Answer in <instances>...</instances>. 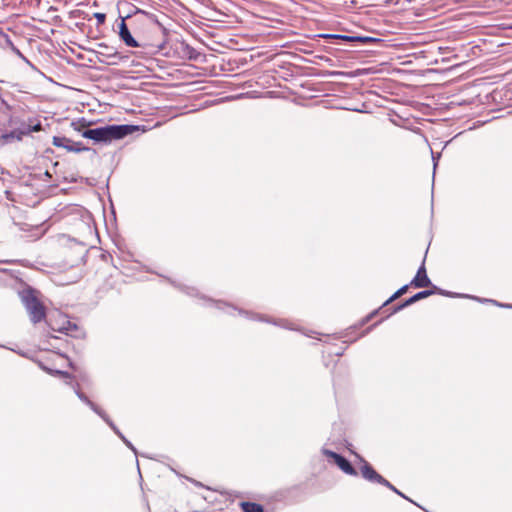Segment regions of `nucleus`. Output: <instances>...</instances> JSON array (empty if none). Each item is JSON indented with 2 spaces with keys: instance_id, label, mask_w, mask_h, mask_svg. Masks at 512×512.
Masks as SVG:
<instances>
[{
  "instance_id": "7",
  "label": "nucleus",
  "mask_w": 512,
  "mask_h": 512,
  "mask_svg": "<svg viewBox=\"0 0 512 512\" xmlns=\"http://www.w3.org/2000/svg\"><path fill=\"white\" fill-rule=\"evenodd\" d=\"M53 145L56 147L64 148L67 151L77 153L91 150L89 147L84 146L82 142H76L64 136H54Z\"/></svg>"
},
{
  "instance_id": "42",
  "label": "nucleus",
  "mask_w": 512,
  "mask_h": 512,
  "mask_svg": "<svg viewBox=\"0 0 512 512\" xmlns=\"http://www.w3.org/2000/svg\"><path fill=\"white\" fill-rule=\"evenodd\" d=\"M377 324H378V323H375V324H373L372 326H370V327L367 329V331L372 330V328H373L374 326H376Z\"/></svg>"
},
{
  "instance_id": "12",
  "label": "nucleus",
  "mask_w": 512,
  "mask_h": 512,
  "mask_svg": "<svg viewBox=\"0 0 512 512\" xmlns=\"http://www.w3.org/2000/svg\"><path fill=\"white\" fill-rule=\"evenodd\" d=\"M240 507L243 512H264L263 505L256 502L243 501Z\"/></svg>"
},
{
  "instance_id": "13",
  "label": "nucleus",
  "mask_w": 512,
  "mask_h": 512,
  "mask_svg": "<svg viewBox=\"0 0 512 512\" xmlns=\"http://www.w3.org/2000/svg\"><path fill=\"white\" fill-rule=\"evenodd\" d=\"M410 283L409 284H406V285H403L402 287H400L395 293H393L382 305V307L384 306H387L388 304L392 303L393 301H395L396 299H398L399 297H401L402 295H404L407 291H408V288L410 287Z\"/></svg>"
},
{
  "instance_id": "21",
  "label": "nucleus",
  "mask_w": 512,
  "mask_h": 512,
  "mask_svg": "<svg viewBox=\"0 0 512 512\" xmlns=\"http://www.w3.org/2000/svg\"><path fill=\"white\" fill-rule=\"evenodd\" d=\"M377 313V311L372 312L371 314L367 315L366 317L362 318V320L359 322L358 325L354 324V334L356 333V330L358 328L363 327L368 321L372 319V317ZM358 337L354 335V342L357 340Z\"/></svg>"
},
{
  "instance_id": "4",
  "label": "nucleus",
  "mask_w": 512,
  "mask_h": 512,
  "mask_svg": "<svg viewBox=\"0 0 512 512\" xmlns=\"http://www.w3.org/2000/svg\"><path fill=\"white\" fill-rule=\"evenodd\" d=\"M75 394L77 397L90 407L92 411H94L98 416H100L107 425L113 430V432L123 441V443L137 455V450L135 446L123 435V433L118 429L115 423L110 419V417L106 414V412L101 409L98 405H96L93 401H91L83 392L79 389V384H72Z\"/></svg>"
},
{
  "instance_id": "6",
  "label": "nucleus",
  "mask_w": 512,
  "mask_h": 512,
  "mask_svg": "<svg viewBox=\"0 0 512 512\" xmlns=\"http://www.w3.org/2000/svg\"><path fill=\"white\" fill-rule=\"evenodd\" d=\"M354 460L358 461L359 472L363 479L370 483H376L380 485H388V480H386L383 476H381L372 465L367 462L360 454L354 451Z\"/></svg>"
},
{
  "instance_id": "32",
  "label": "nucleus",
  "mask_w": 512,
  "mask_h": 512,
  "mask_svg": "<svg viewBox=\"0 0 512 512\" xmlns=\"http://www.w3.org/2000/svg\"><path fill=\"white\" fill-rule=\"evenodd\" d=\"M354 112L369 113L368 105L363 103L361 108L354 106Z\"/></svg>"
},
{
  "instance_id": "18",
  "label": "nucleus",
  "mask_w": 512,
  "mask_h": 512,
  "mask_svg": "<svg viewBox=\"0 0 512 512\" xmlns=\"http://www.w3.org/2000/svg\"><path fill=\"white\" fill-rule=\"evenodd\" d=\"M473 300L479 301L481 303H491L493 305H496V306H499V307H502V308H507V309H510V307H512L511 304L500 303V302H498L496 300H493V299L473 297Z\"/></svg>"
},
{
  "instance_id": "44",
  "label": "nucleus",
  "mask_w": 512,
  "mask_h": 512,
  "mask_svg": "<svg viewBox=\"0 0 512 512\" xmlns=\"http://www.w3.org/2000/svg\"><path fill=\"white\" fill-rule=\"evenodd\" d=\"M510 309H512V304H511V307H510Z\"/></svg>"
},
{
  "instance_id": "16",
  "label": "nucleus",
  "mask_w": 512,
  "mask_h": 512,
  "mask_svg": "<svg viewBox=\"0 0 512 512\" xmlns=\"http://www.w3.org/2000/svg\"><path fill=\"white\" fill-rule=\"evenodd\" d=\"M333 108L351 111L352 110V102L350 99H345V100L336 99L334 101Z\"/></svg>"
},
{
  "instance_id": "25",
  "label": "nucleus",
  "mask_w": 512,
  "mask_h": 512,
  "mask_svg": "<svg viewBox=\"0 0 512 512\" xmlns=\"http://www.w3.org/2000/svg\"><path fill=\"white\" fill-rule=\"evenodd\" d=\"M10 50L24 62L31 65V62L20 52V50L15 45H13Z\"/></svg>"
},
{
  "instance_id": "38",
  "label": "nucleus",
  "mask_w": 512,
  "mask_h": 512,
  "mask_svg": "<svg viewBox=\"0 0 512 512\" xmlns=\"http://www.w3.org/2000/svg\"><path fill=\"white\" fill-rule=\"evenodd\" d=\"M61 377H64V378H71V374L67 371H62V374H60Z\"/></svg>"
},
{
  "instance_id": "40",
  "label": "nucleus",
  "mask_w": 512,
  "mask_h": 512,
  "mask_svg": "<svg viewBox=\"0 0 512 512\" xmlns=\"http://www.w3.org/2000/svg\"><path fill=\"white\" fill-rule=\"evenodd\" d=\"M60 374H62V370H53V374L52 375L60 376Z\"/></svg>"
},
{
  "instance_id": "20",
  "label": "nucleus",
  "mask_w": 512,
  "mask_h": 512,
  "mask_svg": "<svg viewBox=\"0 0 512 512\" xmlns=\"http://www.w3.org/2000/svg\"><path fill=\"white\" fill-rule=\"evenodd\" d=\"M410 305H411V304H410V302H409V300H408V298H407V299H405L403 302H401V303H398V304L394 305V306L391 308V312H390V314H389V315H393V314H395V313H397V312H399V311H401V310L405 309L406 307H408V306H410Z\"/></svg>"
},
{
  "instance_id": "2",
  "label": "nucleus",
  "mask_w": 512,
  "mask_h": 512,
  "mask_svg": "<svg viewBox=\"0 0 512 512\" xmlns=\"http://www.w3.org/2000/svg\"><path fill=\"white\" fill-rule=\"evenodd\" d=\"M358 1L354 0V60L357 58V54L362 50L360 47H367V52H376V48L381 45L382 39L370 35L362 34L357 29L364 28L362 25V16L367 14L368 11H361L362 6L358 9Z\"/></svg>"
},
{
  "instance_id": "17",
  "label": "nucleus",
  "mask_w": 512,
  "mask_h": 512,
  "mask_svg": "<svg viewBox=\"0 0 512 512\" xmlns=\"http://www.w3.org/2000/svg\"><path fill=\"white\" fill-rule=\"evenodd\" d=\"M13 45L14 44H13L11 38L9 37V35L4 32H0V47L1 48L10 50Z\"/></svg>"
},
{
  "instance_id": "41",
  "label": "nucleus",
  "mask_w": 512,
  "mask_h": 512,
  "mask_svg": "<svg viewBox=\"0 0 512 512\" xmlns=\"http://www.w3.org/2000/svg\"><path fill=\"white\" fill-rule=\"evenodd\" d=\"M255 319L260 320V321H268L267 319H265L264 317L259 316V315H256Z\"/></svg>"
},
{
  "instance_id": "10",
  "label": "nucleus",
  "mask_w": 512,
  "mask_h": 512,
  "mask_svg": "<svg viewBox=\"0 0 512 512\" xmlns=\"http://www.w3.org/2000/svg\"><path fill=\"white\" fill-rule=\"evenodd\" d=\"M118 35L119 38L128 47L136 48L141 46L139 42L132 36L124 18H122L118 24Z\"/></svg>"
},
{
  "instance_id": "36",
  "label": "nucleus",
  "mask_w": 512,
  "mask_h": 512,
  "mask_svg": "<svg viewBox=\"0 0 512 512\" xmlns=\"http://www.w3.org/2000/svg\"><path fill=\"white\" fill-rule=\"evenodd\" d=\"M40 367H41L44 371H46L47 373H49V374H51V375L53 374V369H50L49 367H46V366H44V365H42V364L40 365Z\"/></svg>"
},
{
  "instance_id": "24",
  "label": "nucleus",
  "mask_w": 512,
  "mask_h": 512,
  "mask_svg": "<svg viewBox=\"0 0 512 512\" xmlns=\"http://www.w3.org/2000/svg\"><path fill=\"white\" fill-rule=\"evenodd\" d=\"M430 289L434 291V294H439L446 297L450 296V291L444 290L436 285H432V288Z\"/></svg>"
},
{
  "instance_id": "8",
  "label": "nucleus",
  "mask_w": 512,
  "mask_h": 512,
  "mask_svg": "<svg viewBox=\"0 0 512 512\" xmlns=\"http://www.w3.org/2000/svg\"><path fill=\"white\" fill-rule=\"evenodd\" d=\"M322 452L325 456L329 458V462H332L335 465H337L346 474L352 475V463L349 460H347L344 456L325 448L322 449Z\"/></svg>"
},
{
  "instance_id": "28",
  "label": "nucleus",
  "mask_w": 512,
  "mask_h": 512,
  "mask_svg": "<svg viewBox=\"0 0 512 512\" xmlns=\"http://www.w3.org/2000/svg\"><path fill=\"white\" fill-rule=\"evenodd\" d=\"M186 294L191 296H197L198 292L195 288L184 286L181 288Z\"/></svg>"
},
{
  "instance_id": "15",
  "label": "nucleus",
  "mask_w": 512,
  "mask_h": 512,
  "mask_svg": "<svg viewBox=\"0 0 512 512\" xmlns=\"http://www.w3.org/2000/svg\"><path fill=\"white\" fill-rule=\"evenodd\" d=\"M90 125V122H88L85 118H80L78 120L71 122V127L82 134V132L86 129H89L88 126Z\"/></svg>"
},
{
  "instance_id": "1",
  "label": "nucleus",
  "mask_w": 512,
  "mask_h": 512,
  "mask_svg": "<svg viewBox=\"0 0 512 512\" xmlns=\"http://www.w3.org/2000/svg\"><path fill=\"white\" fill-rule=\"evenodd\" d=\"M138 125L131 124H113L96 128H89L82 132V137L91 139L96 143H111L113 140H120L124 137L138 131Z\"/></svg>"
},
{
  "instance_id": "23",
  "label": "nucleus",
  "mask_w": 512,
  "mask_h": 512,
  "mask_svg": "<svg viewBox=\"0 0 512 512\" xmlns=\"http://www.w3.org/2000/svg\"><path fill=\"white\" fill-rule=\"evenodd\" d=\"M185 49L187 51V56L190 60H197L199 52H197L193 47L189 45H186Z\"/></svg>"
},
{
  "instance_id": "37",
  "label": "nucleus",
  "mask_w": 512,
  "mask_h": 512,
  "mask_svg": "<svg viewBox=\"0 0 512 512\" xmlns=\"http://www.w3.org/2000/svg\"><path fill=\"white\" fill-rule=\"evenodd\" d=\"M40 367H41L44 371H46L47 373H49V374H51V375L53 374V369H50L49 367H46V366H44V365H42V364L40 365Z\"/></svg>"
},
{
  "instance_id": "35",
  "label": "nucleus",
  "mask_w": 512,
  "mask_h": 512,
  "mask_svg": "<svg viewBox=\"0 0 512 512\" xmlns=\"http://www.w3.org/2000/svg\"><path fill=\"white\" fill-rule=\"evenodd\" d=\"M360 49H361L362 51H361V52H359V53L357 54V58H356V59H360V58H362V54H364V53H365V54H369V53H370V52L365 51V50H367V47H360Z\"/></svg>"
},
{
  "instance_id": "11",
  "label": "nucleus",
  "mask_w": 512,
  "mask_h": 512,
  "mask_svg": "<svg viewBox=\"0 0 512 512\" xmlns=\"http://www.w3.org/2000/svg\"><path fill=\"white\" fill-rule=\"evenodd\" d=\"M40 128H41V125L40 124H36L35 126H33V128L28 127V128H25L23 131L14 130V131H11L10 133H6V134L3 135V138L6 139V140L9 139V138L21 140L22 139V135L27 134L30 131H39Z\"/></svg>"
},
{
  "instance_id": "27",
  "label": "nucleus",
  "mask_w": 512,
  "mask_h": 512,
  "mask_svg": "<svg viewBox=\"0 0 512 512\" xmlns=\"http://www.w3.org/2000/svg\"><path fill=\"white\" fill-rule=\"evenodd\" d=\"M94 17L95 19L97 20V24L98 25H102L105 23V20H106V14L104 13H100V12H96L94 13Z\"/></svg>"
},
{
  "instance_id": "29",
  "label": "nucleus",
  "mask_w": 512,
  "mask_h": 512,
  "mask_svg": "<svg viewBox=\"0 0 512 512\" xmlns=\"http://www.w3.org/2000/svg\"><path fill=\"white\" fill-rule=\"evenodd\" d=\"M449 297H451V298H470V299H473L474 296L468 295V294H461V293L451 292L450 291V296Z\"/></svg>"
},
{
  "instance_id": "43",
  "label": "nucleus",
  "mask_w": 512,
  "mask_h": 512,
  "mask_svg": "<svg viewBox=\"0 0 512 512\" xmlns=\"http://www.w3.org/2000/svg\"><path fill=\"white\" fill-rule=\"evenodd\" d=\"M223 304H224V305L222 306V308H223L224 306H227V304H225V303H223ZM228 308H231V305H228Z\"/></svg>"
},
{
  "instance_id": "31",
  "label": "nucleus",
  "mask_w": 512,
  "mask_h": 512,
  "mask_svg": "<svg viewBox=\"0 0 512 512\" xmlns=\"http://www.w3.org/2000/svg\"><path fill=\"white\" fill-rule=\"evenodd\" d=\"M206 302H208L209 304H212V305H216V307L218 309H222V306L224 305L223 302L221 301H215L213 299H205L203 298Z\"/></svg>"
},
{
  "instance_id": "14",
  "label": "nucleus",
  "mask_w": 512,
  "mask_h": 512,
  "mask_svg": "<svg viewBox=\"0 0 512 512\" xmlns=\"http://www.w3.org/2000/svg\"><path fill=\"white\" fill-rule=\"evenodd\" d=\"M434 294V291L431 290V289H427V290H422L420 292H417L416 294L412 295L411 297L408 298L410 304H414L422 299H425L431 295Z\"/></svg>"
},
{
  "instance_id": "26",
  "label": "nucleus",
  "mask_w": 512,
  "mask_h": 512,
  "mask_svg": "<svg viewBox=\"0 0 512 512\" xmlns=\"http://www.w3.org/2000/svg\"><path fill=\"white\" fill-rule=\"evenodd\" d=\"M328 37L335 38V39H341L347 42H352V35H338V34H330L327 35Z\"/></svg>"
},
{
  "instance_id": "33",
  "label": "nucleus",
  "mask_w": 512,
  "mask_h": 512,
  "mask_svg": "<svg viewBox=\"0 0 512 512\" xmlns=\"http://www.w3.org/2000/svg\"><path fill=\"white\" fill-rule=\"evenodd\" d=\"M441 157V153H437L436 155L432 152V160H433V169L436 170V167L438 165V160Z\"/></svg>"
},
{
  "instance_id": "22",
  "label": "nucleus",
  "mask_w": 512,
  "mask_h": 512,
  "mask_svg": "<svg viewBox=\"0 0 512 512\" xmlns=\"http://www.w3.org/2000/svg\"><path fill=\"white\" fill-rule=\"evenodd\" d=\"M384 486L387 487L388 489H390L391 491H393L394 493H396L397 495H399L400 497L406 499L407 501H409V502H411L413 504H416L413 500H411L409 497H407L405 494H403L400 490H398L389 481H388V485H384Z\"/></svg>"
},
{
  "instance_id": "5",
  "label": "nucleus",
  "mask_w": 512,
  "mask_h": 512,
  "mask_svg": "<svg viewBox=\"0 0 512 512\" xmlns=\"http://www.w3.org/2000/svg\"><path fill=\"white\" fill-rule=\"evenodd\" d=\"M58 317L59 324H54L52 322L51 316L48 320V325L52 330L70 335L75 338H82L84 336V330L80 328L75 322L70 321L66 315L58 314Z\"/></svg>"
},
{
  "instance_id": "19",
  "label": "nucleus",
  "mask_w": 512,
  "mask_h": 512,
  "mask_svg": "<svg viewBox=\"0 0 512 512\" xmlns=\"http://www.w3.org/2000/svg\"><path fill=\"white\" fill-rule=\"evenodd\" d=\"M347 348V345L345 347H338L337 345H331L327 348V353L329 355H335V356H341L344 353V350Z\"/></svg>"
},
{
  "instance_id": "3",
  "label": "nucleus",
  "mask_w": 512,
  "mask_h": 512,
  "mask_svg": "<svg viewBox=\"0 0 512 512\" xmlns=\"http://www.w3.org/2000/svg\"><path fill=\"white\" fill-rule=\"evenodd\" d=\"M38 291L26 285L18 291L19 298L24 305L32 323L37 324L46 318V309L38 298Z\"/></svg>"
},
{
  "instance_id": "34",
  "label": "nucleus",
  "mask_w": 512,
  "mask_h": 512,
  "mask_svg": "<svg viewBox=\"0 0 512 512\" xmlns=\"http://www.w3.org/2000/svg\"><path fill=\"white\" fill-rule=\"evenodd\" d=\"M364 73H367V69L354 68V72H353L354 78L359 75H362Z\"/></svg>"
},
{
  "instance_id": "39",
  "label": "nucleus",
  "mask_w": 512,
  "mask_h": 512,
  "mask_svg": "<svg viewBox=\"0 0 512 512\" xmlns=\"http://www.w3.org/2000/svg\"><path fill=\"white\" fill-rule=\"evenodd\" d=\"M239 314L241 315H245V316H249V315H252V313L248 312V311H244V310H239Z\"/></svg>"
},
{
  "instance_id": "30",
  "label": "nucleus",
  "mask_w": 512,
  "mask_h": 512,
  "mask_svg": "<svg viewBox=\"0 0 512 512\" xmlns=\"http://www.w3.org/2000/svg\"><path fill=\"white\" fill-rule=\"evenodd\" d=\"M107 57L116 59L118 61L123 60L125 58L124 56L121 55V53H119L117 51L107 54Z\"/></svg>"
},
{
  "instance_id": "9",
  "label": "nucleus",
  "mask_w": 512,
  "mask_h": 512,
  "mask_svg": "<svg viewBox=\"0 0 512 512\" xmlns=\"http://www.w3.org/2000/svg\"><path fill=\"white\" fill-rule=\"evenodd\" d=\"M410 285L415 288H426V287L432 288V285H434L427 275V271L425 268V258L423 259L422 264L418 268L416 275L411 280Z\"/></svg>"
}]
</instances>
